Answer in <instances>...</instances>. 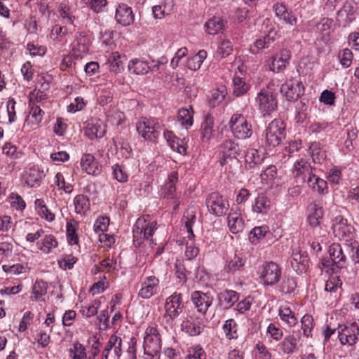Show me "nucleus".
Returning <instances> with one entry per match:
<instances>
[{
	"mask_svg": "<svg viewBox=\"0 0 359 359\" xmlns=\"http://www.w3.org/2000/svg\"><path fill=\"white\" fill-rule=\"evenodd\" d=\"M146 220L143 218H138L133 227V243L136 247L140 246L145 240L143 237L144 231V223Z\"/></svg>",
	"mask_w": 359,
	"mask_h": 359,
	"instance_id": "nucleus-29",
	"label": "nucleus"
},
{
	"mask_svg": "<svg viewBox=\"0 0 359 359\" xmlns=\"http://www.w3.org/2000/svg\"><path fill=\"white\" fill-rule=\"evenodd\" d=\"M144 353L152 358L159 355L161 350V338L144 337Z\"/></svg>",
	"mask_w": 359,
	"mask_h": 359,
	"instance_id": "nucleus-20",
	"label": "nucleus"
},
{
	"mask_svg": "<svg viewBox=\"0 0 359 359\" xmlns=\"http://www.w3.org/2000/svg\"><path fill=\"white\" fill-rule=\"evenodd\" d=\"M236 327L237 324L233 319H229L224 322L222 327L227 339H233L238 338Z\"/></svg>",
	"mask_w": 359,
	"mask_h": 359,
	"instance_id": "nucleus-48",
	"label": "nucleus"
},
{
	"mask_svg": "<svg viewBox=\"0 0 359 359\" xmlns=\"http://www.w3.org/2000/svg\"><path fill=\"white\" fill-rule=\"evenodd\" d=\"M227 219L228 226L233 233H237L244 229V222L236 213H229Z\"/></svg>",
	"mask_w": 359,
	"mask_h": 359,
	"instance_id": "nucleus-35",
	"label": "nucleus"
},
{
	"mask_svg": "<svg viewBox=\"0 0 359 359\" xmlns=\"http://www.w3.org/2000/svg\"><path fill=\"white\" fill-rule=\"evenodd\" d=\"M115 19L123 26H129L134 21L132 8L126 4H119L116 8Z\"/></svg>",
	"mask_w": 359,
	"mask_h": 359,
	"instance_id": "nucleus-16",
	"label": "nucleus"
},
{
	"mask_svg": "<svg viewBox=\"0 0 359 359\" xmlns=\"http://www.w3.org/2000/svg\"><path fill=\"white\" fill-rule=\"evenodd\" d=\"M293 173L295 177H302L304 182L309 178V176L313 174L312 172L311 166L304 159H301L294 163V170Z\"/></svg>",
	"mask_w": 359,
	"mask_h": 359,
	"instance_id": "nucleus-26",
	"label": "nucleus"
},
{
	"mask_svg": "<svg viewBox=\"0 0 359 359\" xmlns=\"http://www.w3.org/2000/svg\"><path fill=\"white\" fill-rule=\"evenodd\" d=\"M336 97L334 93L329 90H325L322 92L320 97V102H323L327 105H333L334 104V100Z\"/></svg>",
	"mask_w": 359,
	"mask_h": 359,
	"instance_id": "nucleus-64",
	"label": "nucleus"
},
{
	"mask_svg": "<svg viewBox=\"0 0 359 359\" xmlns=\"http://www.w3.org/2000/svg\"><path fill=\"white\" fill-rule=\"evenodd\" d=\"M37 245L41 250L49 253L52 248L57 246V241L53 235H46L41 242L37 243Z\"/></svg>",
	"mask_w": 359,
	"mask_h": 359,
	"instance_id": "nucleus-42",
	"label": "nucleus"
},
{
	"mask_svg": "<svg viewBox=\"0 0 359 359\" xmlns=\"http://www.w3.org/2000/svg\"><path fill=\"white\" fill-rule=\"evenodd\" d=\"M338 57L340 61V64L342 65V67L347 68L351 65L353 53L350 49H344L341 53H339Z\"/></svg>",
	"mask_w": 359,
	"mask_h": 359,
	"instance_id": "nucleus-55",
	"label": "nucleus"
},
{
	"mask_svg": "<svg viewBox=\"0 0 359 359\" xmlns=\"http://www.w3.org/2000/svg\"><path fill=\"white\" fill-rule=\"evenodd\" d=\"M345 250L355 264L359 263V243L358 241L353 240L345 243Z\"/></svg>",
	"mask_w": 359,
	"mask_h": 359,
	"instance_id": "nucleus-44",
	"label": "nucleus"
},
{
	"mask_svg": "<svg viewBox=\"0 0 359 359\" xmlns=\"http://www.w3.org/2000/svg\"><path fill=\"white\" fill-rule=\"evenodd\" d=\"M337 336L342 345L353 346L358 340L359 327L355 323L349 325H339L337 328Z\"/></svg>",
	"mask_w": 359,
	"mask_h": 359,
	"instance_id": "nucleus-7",
	"label": "nucleus"
},
{
	"mask_svg": "<svg viewBox=\"0 0 359 359\" xmlns=\"http://www.w3.org/2000/svg\"><path fill=\"white\" fill-rule=\"evenodd\" d=\"M137 133L146 140H155L163 131L161 126L155 120L142 118L136 125Z\"/></svg>",
	"mask_w": 359,
	"mask_h": 359,
	"instance_id": "nucleus-5",
	"label": "nucleus"
},
{
	"mask_svg": "<svg viewBox=\"0 0 359 359\" xmlns=\"http://www.w3.org/2000/svg\"><path fill=\"white\" fill-rule=\"evenodd\" d=\"M313 319L312 316L306 314L301 319L302 330L303 334L306 337H311V332L313 329Z\"/></svg>",
	"mask_w": 359,
	"mask_h": 359,
	"instance_id": "nucleus-50",
	"label": "nucleus"
},
{
	"mask_svg": "<svg viewBox=\"0 0 359 359\" xmlns=\"http://www.w3.org/2000/svg\"><path fill=\"white\" fill-rule=\"evenodd\" d=\"M219 163L222 166L226 165L228 161L236 159L241 154V149L238 143L231 140L224 141L219 146Z\"/></svg>",
	"mask_w": 359,
	"mask_h": 359,
	"instance_id": "nucleus-8",
	"label": "nucleus"
},
{
	"mask_svg": "<svg viewBox=\"0 0 359 359\" xmlns=\"http://www.w3.org/2000/svg\"><path fill=\"white\" fill-rule=\"evenodd\" d=\"M276 16L287 25L296 26L297 19L291 11H289L283 3L276 2L273 6Z\"/></svg>",
	"mask_w": 359,
	"mask_h": 359,
	"instance_id": "nucleus-17",
	"label": "nucleus"
},
{
	"mask_svg": "<svg viewBox=\"0 0 359 359\" xmlns=\"http://www.w3.org/2000/svg\"><path fill=\"white\" fill-rule=\"evenodd\" d=\"M226 95V90L224 87H222L212 92L209 99V105L211 107H215L220 104Z\"/></svg>",
	"mask_w": 359,
	"mask_h": 359,
	"instance_id": "nucleus-45",
	"label": "nucleus"
},
{
	"mask_svg": "<svg viewBox=\"0 0 359 359\" xmlns=\"http://www.w3.org/2000/svg\"><path fill=\"white\" fill-rule=\"evenodd\" d=\"M81 165L82 169L89 175H97L101 171L99 163L90 154H86L83 155L81 161Z\"/></svg>",
	"mask_w": 359,
	"mask_h": 359,
	"instance_id": "nucleus-22",
	"label": "nucleus"
},
{
	"mask_svg": "<svg viewBox=\"0 0 359 359\" xmlns=\"http://www.w3.org/2000/svg\"><path fill=\"white\" fill-rule=\"evenodd\" d=\"M280 277L281 269L275 262H269L264 266L261 278L265 285H274L280 281Z\"/></svg>",
	"mask_w": 359,
	"mask_h": 359,
	"instance_id": "nucleus-9",
	"label": "nucleus"
},
{
	"mask_svg": "<svg viewBox=\"0 0 359 359\" xmlns=\"http://www.w3.org/2000/svg\"><path fill=\"white\" fill-rule=\"evenodd\" d=\"M47 292V283L43 280H36L33 286L32 292L34 294L35 300L43 296Z\"/></svg>",
	"mask_w": 359,
	"mask_h": 359,
	"instance_id": "nucleus-54",
	"label": "nucleus"
},
{
	"mask_svg": "<svg viewBox=\"0 0 359 359\" xmlns=\"http://www.w3.org/2000/svg\"><path fill=\"white\" fill-rule=\"evenodd\" d=\"M182 294L177 292L167 298L165 304V316L170 319L176 318L183 311Z\"/></svg>",
	"mask_w": 359,
	"mask_h": 359,
	"instance_id": "nucleus-10",
	"label": "nucleus"
},
{
	"mask_svg": "<svg viewBox=\"0 0 359 359\" xmlns=\"http://www.w3.org/2000/svg\"><path fill=\"white\" fill-rule=\"evenodd\" d=\"M285 135V124L280 119L272 121L264 131L265 141L269 147L279 145Z\"/></svg>",
	"mask_w": 359,
	"mask_h": 359,
	"instance_id": "nucleus-1",
	"label": "nucleus"
},
{
	"mask_svg": "<svg viewBox=\"0 0 359 359\" xmlns=\"http://www.w3.org/2000/svg\"><path fill=\"white\" fill-rule=\"evenodd\" d=\"M245 162L250 165V168L253 165L259 164L262 162L264 157L259 154V151L255 149L248 150L245 156Z\"/></svg>",
	"mask_w": 359,
	"mask_h": 359,
	"instance_id": "nucleus-47",
	"label": "nucleus"
},
{
	"mask_svg": "<svg viewBox=\"0 0 359 359\" xmlns=\"http://www.w3.org/2000/svg\"><path fill=\"white\" fill-rule=\"evenodd\" d=\"M229 126L233 135L238 139L245 140L253 134L252 125L242 114H234L229 122Z\"/></svg>",
	"mask_w": 359,
	"mask_h": 359,
	"instance_id": "nucleus-2",
	"label": "nucleus"
},
{
	"mask_svg": "<svg viewBox=\"0 0 359 359\" xmlns=\"http://www.w3.org/2000/svg\"><path fill=\"white\" fill-rule=\"evenodd\" d=\"M207 32L209 34H216L224 27V22L219 17H213L205 24Z\"/></svg>",
	"mask_w": 359,
	"mask_h": 359,
	"instance_id": "nucleus-39",
	"label": "nucleus"
},
{
	"mask_svg": "<svg viewBox=\"0 0 359 359\" xmlns=\"http://www.w3.org/2000/svg\"><path fill=\"white\" fill-rule=\"evenodd\" d=\"M300 106L297 107V113L295 116V121L297 123H302L306 120L307 116L306 107L302 101L299 103Z\"/></svg>",
	"mask_w": 359,
	"mask_h": 359,
	"instance_id": "nucleus-62",
	"label": "nucleus"
},
{
	"mask_svg": "<svg viewBox=\"0 0 359 359\" xmlns=\"http://www.w3.org/2000/svg\"><path fill=\"white\" fill-rule=\"evenodd\" d=\"M280 90L288 101H295L303 93L304 86L300 81L290 80L283 84Z\"/></svg>",
	"mask_w": 359,
	"mask_h": 359,
	"instance_id": "nucleus-13",
	"label": "nucleus"
},
{
	"mask_svg": "<svg viewBox=\"0 0 359 359\" xmlns=\"http://www.w3.org/2000/svg\"><path fill=\"white\" fill-rule=\"evenodd\" d=\"M346 254L345 245L344 248L339 243H332L329 247V255L335 266L339 269H343L346 265Z\"/></svg>",
	"mask_w": 359,
	"mask_h": 359,
	"instance_id": "nucleus-15",
	"label": "nucleus"
},
{
	"mask_svg": "<svg viewBox=\"0 0 359 359\" xmlns=\"http://www.w3.org/2000/svg\"><path fill=\"white\" fill-rule=\"evenodd\" d=\"M271 206V201L264 194H259L252 205V210L257 213H266Z\"/></svg>",
	"mask_w": 359,
	"mask_h": 359,
	"instance_id": "nucleus-30",
	"label": "nucleus"
},
{
	"mask_svg": "<svg viewBox=\"0 0 359 359\" xmlns=\"http://www.w3.org/2000/svg\"><path fill=\"white\" fill-rule=\"evenodd\" d=\"M205 204L209 212L215 217L225 215L229 208L228 200L218 192L208 194Z\"/></svg>",
	"mask_w": 359,
	"mask_h": 359,
	"instance_id": "nucleus-3",
	"label": "nucleus"
},
{
	"mask_svg": "<svg viewBox=\"0 0 359 359\" xmlns=\"http://www.w3.org/2000/svg\"><path fill=\"white\" fill-rule=\"evenodd\" d=\"M203 318L188 316L181 324V329L189 336L199 335L204 329Z\"/></svg>",
	"mask_w": 359,
	"mask_h": 359,
	"instance_id": "nucleus-12",
	"label": "nucleus"
},
{
	"mask_svg": "<svg viewBox=\"0 0 359 359\" xmlns=\"http://www.w3.org/2000/svg\"><path fill=\"white\" fill-rule=\"evenodd\" d=\"M55 183L59 189H63L65 193L69 194L73 190V187L70 184H66L64 177L61 172H57L55 175Z\"/></svg>",
	"mask_w": 359,
	"mask_h": 359,
	"instance_id": "nucleus-58",
	"label": "nucleus"
},
{
	"mask_svg": "<svg viewBox=\"0 0 359 359\" xmlns=\"http://www.w3.org/2000/svg\"><path fill=\"white\" fill-rule=\"evenodd\" d=\"M276 32L270 30L263 38L257 39L255 41V47L257 50L268 48L276 39Z\"/></svg>",
	"mask_w": 359,
	"mask_h": 359,
	"instance_id": "nucleus-41",
	"label": "nucleus"
},
{
	"mask_svg": "<svg viewBox=\"0 0 359 359\" xmlns=\"http://www.w3.org/2000/svg\"><path fill=\"white\" fill-rule=\"evenodd\" d=\"M297 287L296 278L284 276L278 285V290L283 294H290L295 291Z\"/></svg>",
	"mask_w": 359,
	"mask_h": 359,
	"instance_id": "nucleus-31",
	"label": "nucleus"
},
{
	"mask_svg": "<svg viewBox=\"0 0 359 359\" xmlns=\"http://www.w3.org/2000/svg\"><path fill=\"white\" fill-rule=\"evenodd\" d=\"M178 181V172L173 171L168 176V181L162 188V195L167 198H173L174 194L175 193L176 188L175 184Z\"/></svg>",
	"mask_w": 359,
	"mask_h": 359,
	"instance_id": "nucleus-28",
	"label": "nucleus"
},
{
	"mask_svg": "<svg viewBox=\"0 0 359 359\" xmlns=\"http://www.w3.org/2000/svg\"><path fill=\"white\" fill-rule=\"evenodd\" d=\"M74 204L75 206V212L78 214H81L85 210H88L90 206L88 198L83 195H77L74 199Z\"/></svg>",
	"mask_w": 359,
	"mask_h": 359,
	"instance_id": "nucleus-46",
	"label": "nucleus"
},
{
	"mask_svg": "<svg viewBox=\"0 0 359 359\" xmlns=\"http://www.w3.org/2000/svg\"><path fill=\"white\" fill-rule=\"evenodd\" d=\"M109 224V219L107 217H100L95 221L93 229L96 233L102 232L107 231L108 226ZM107 234L102 233V236L105 238L107 237Z\"/></svg>",
	"mask_w": 359,
	"mask_h": 359,
	"instance_id": "nucleus-53",
	"label": "nucleus"
},
{
	"mask_svg": "<svg viewBox=\"0 0 359 359\" xmlns=\"http://www.w3.org/2000/svg\"><path fill=\"white\" fill-rule=\"evenodd\" d=\"M278 314L280 319L287 323L289 327L294 326L298 322L294 313L288 306H280L278 310Z\"/></svg>",
	"mask_w": 359,
	"mask_h": 359,
	"instance_id": "nucleus-33",
	"label": "nucleus"
},
{
	"mask_svg": "<svg viewBox=\"0 0 359 359\" xmlns=\"http://www.w3.org/2000/svg\"><path fill=\"white\" fill-rule=\"evenodd\" d=\"M268 232L269 227L267 226H255L249 233V241L252 244H256L264 238Z\"/></svg>",
	"mask_w": 359,
	"mask_h": 359,
	"instance_id": "nucleus-40",
	"label": "nucleus"
},
{
	"mask_svg": "<svg viewBox=\"0 0 359 359\" xmlns=\"http://www.w3.org/2000/svg\"><path fill=\"white\" fill-rule=\"evenodd\" d=\"M233 50L231 43L229 40H224L221 42L217 48V53L221 57L229 56Z\"/></svg>",
	"mask_w": 359,
	"mask_h": 359,
	"instance_id": "nucleus-56",
	"label": "nucleus"
},
{
	"mask_svg": "<svg viewBox=\"0 0 359 359\" xmlns=\"http://www.w3.org/2000/svg\"><path fill=\"white\" fill-rule=\"evenodd\" d=\"M105 128L100 121L91 120L88 121L85 128V134L89 139L101 138L104 135Z\"/></svg>",
	"mask_w": 359,
	"mask_h": 359,
	"instance_id": "nucleus-21",
	"label": "nucleus"
},
{
	"mask_svg": "<svg viewBox=\"0 0 359 359\" xmlns=\"http://www.w3.org/2000/svg\"><path fill=\"white\" fill-rule=\"evenodd\" d=\"M158 284L159 280L154 276L147 277L142 283L139 296L143 299H149L156 293Z\"/></svg>",
	"mask_w": 359,
	"mask_h": 359,
	"instance_id": "nucleus-19",
	"label": "nucleus"
},
{
	"mask_svg": "<svg viewBox=\"0 0 359 359\" xmlns=\"http://www.w3.org/2000/svg\"><path fill=\"white\" fill-rule=\"evenodd\" d=\"M67 240L70 245H76L79 242V238L76 233V229L73 224L68 222L67 224Z\"/></svg>",
	"mask_w": 359,
	"mask_h": 359,
	"instance_id": "nucleus-63",
	"label": "nucleus"
},
{
	"mask_svg": "<svg viewBox=\"0 0 359 359\" xmlns=\"http://www.w3.org/2000/svg\"><path fill=\"white\" fill-rule=\"evenodd\" d=\"M194 110L191 107L189 109H180L177 113V120L181 125L185 126L186 128L193 125Z\"/></svg>",
	"mask_w": 359,
	"mask_h": 359,
	"instance_id": "nucleus-38",
	"label": "nucleus"
},
{
	"mask_svg": "<svg viewBox=\"0 0 359 359\" xmlns=\"http://www.w3.org/2000/svg\"><path fill=\"white\" fill-rule=\"evenodd\" d=\"M292 54L287 49H282L280 51L271 57L269 69L274 73L283 72L289 65Z\"/></svg>",
	"mask_w": 359,
	"mask_h": 359,
	"instance_id": "nucleus-11",
	"label": "nucleus"
},
{
	"mask_svg": "<svg viewBox=\"0 0 359 359\" xmlns=\"http://www.w3.org/2000/svg\"><path fill=\"white\" fill-rule=\"evenodd\" d=\"M29 114L31 122L34 124H39L43 118L44 112L39 106L33 105L31 107Z\"/></svg>",
	"mask_w": 359,
	"mask_h": 359,
	"instance_id": "nucleus-57",
	"label": "nucleus"
},
{
	"mask_svg": "<svg viewBox=\"0 0 359 359\" xmlns=\"http://www.w3.org/2000/svg\"><path fill=\"white\" fill-rule=\"evenodd\" d=\"M43 177V172L36 168H29L25 174V183L30 187H39Z\"/></svg>",
	"mask_w": 359,
	"mask_h": 359,
	"instance_id": "nucleus-27",
	"label": "nucleus"
},
{
	"mask_svg": "<svg viewBox=\"0 0 359 359\" xmlns=\"http://www.w3.org/2000/svg\"><path fill=\"white\" fill-rule=\"evenodd\" d=\"M245 262V259L238 255H234L233 257L227 260L224 269L226 272L233 274L243 269Z\"/></svg>",
	"mask_w": 359,
	"mask_h": 359,
	"instance_id": "nucleus-32",
	"label": "nucleus"
},
{
	"mask_svg": "<svg viewBox=\"0 0 359 359\" xmlns=\"http://www.w3.org/2000/svg\"><path fill=\"white\" fill-rule=\"evenodd\" d=\"M130 72L135 74H145L149 70V63L139 59H135L129 62L128 65Z\"/></svg>",
	"mask_w": 359,
	"mask_h": 359,
	"instance_id": "nucleus-34",
	"label": "nucleus"
},
{
	"mask_svg": "<svg viewBox=\"0 0 359 359\" xmlns=\"http://www.w3.org/2000/svg\"><path fill=\"white\" fill-rule=\"evenodd\" d=\"M256 102L259 104V109L264 114H270L276 111L278 107V103L274 93L267 88L262 89L255 98Z\"/></svg>",
	"mask_w": 359,
	"mask_h": 359,
	"instance_id": "nucleus-6",
	"label": "nucleus"
},
{
	"mask_svg": "<svg viewBox=\"0 0 359 359\" xmlns=\"http://www.w3.org/2000/svg\"><path fill=\"white\" fill-rule=\"evenodd\" d=\"M86 106V102L83 97H77L75 98L74 102L71 103L67 107V111L71 113H75L81 111Z\"/></svg>",
	"mask_w": 359,
	"mask_h": 359,
	"instance_id": "nucleus-61",
	"label": "nucleus"
},
{
	"mask_svg": "<svg viewBox=\"0 0 359 359\" xmlns=\"http://www.w3.org/2000/svg\"><path fill=\"white\" fill-rule=\"evenodd\" d=\"M309 150L315 163H321L326 158L325 151L322 149L319 142H311Z\"/></svg>",
	"mask_w": 359,
	"mask_h": 359,
	"instance_id": "nucleus-37",
	"label": "nucleus"
},
{
	"mask_svg": "<svg viewBox=\"0 0 359 359\" xmlns=\"http://www.w3.org/2000/svg\"><path fill=\"white\" fill-rule=\"evenodd\" d=\"M109 62L111 72L118 73L123 69V62L121 61V55L118 52L113 53L110 55Z\"/></svg>",
	"mask_w": 359,
	"mask_h": 359,
	"instance_id": "nucleus-49",
	"label": "nucleus"
},
{
	"mask_svg": "<svg viewBox=\"0 0 359 359\" xmlns=\"http://www.w3.org/2000/svg\"><path fill=\"white\" fill-rule=\"evenodd\" d=\"M305 182H306L308 186L311 188L313 191L318 192L319 194L324 195L328 192L327 182L315 174L309 176V178H307Z\"/></svg>",
	"mask_w": 359,
	"mask_h": 359,
	"instance_id": "nucleus-24",
	"label": "nucleus"
},
{
	"mask_svg": "<svg viewBox=\"0 0 359 359\" xmlns=\"http://www.w3.org/2000/svg\"><path fill=\"white\" fill-rule=\"evenodd\" d=\"M278 347L284 354L292 355L298 349V339L294 335H287L278 344Z\"/></svg>",
	"mask_w": 359,
	"mask_h": 359,
	"instance_id": "nucleus-25",
	"label": "nucleus"
},
{
	"mask_svg": "<svg viewBox=\"0 0 359 359\" xmlns=\"http://www.w3.org/2000/svg\"><path fill=\"white\" fill-rule=\"evenodd\" d=\"M85 1L95 13L103 11L104 8L107 4V0H85Z\"/></svg>",
	"mask_w": 359,
	"mask_h": 359,
	"instance_id": "nucleus-59",
	"label": "nucleus"
},
{
	"mask_svg": "<svg viewBox=\"0 0 359 359\" xmlns=\"http://www.w3.org/2000/svg\"><path fill=\"white\" fill-rule=\"evenodd\" d=\"M290 263L293 270L301 274L307 271L310 260L306 254L297 252L292 253Z\"/></svg>",
	"mask_w": 359,
	"mask_h": 359,
	"instance_id": "nucleus-18",
	"label": "nucleus"
},
{
	"mask_svg": "<svg viewBox=\"0 0 359 359\" xmlns=\"http://www.w3.org/2000/svg\"><path fill=\"white\" fill-rule=\"evenodd\" d=\"M333 233L336 238L345 243L353 241L355 236L354 227L348 224L347 219L342 216H337L334 218L332 224Z\"/></svg>",
	"mask_w": 359,
	"mask_h": 359,
	"instance_id": "nucleus-4",
	"label": "nucleus"
},
{
	"mask_svg": "<svg viewBox=\"0 0 359 359\" xmlns=\"http://www.w3.org/2000/svg\"><path fill=\"white\" fill-rule=\"evenodd\" d=\"M113 174L114 178L120 182H126L128 179V174L126 171L118 164L112 167Z\"/></svg>",
	"mask_w": 359,
	"mask_h": 359,
	"instance_id": "nucleus-60",
	"label": "nucleus"
},
{
	"mask_svg": "<svg viewBox=\"0 0 359 359\" xmlns=\"http://www.w3.org/2000/svg\"><path fill=\"white\" fill-rule=\"evenodd\" d=\"M58 11L60 13V17L63 20H65L66 22L75 26L74 20L76 19V17L74 15L73 11L71 10L69 6H68L65 3H60L58 6Z\"/></svg>",
	"mask_w": 359,
	"mask_h": 359,
	"instance_id": "nucleus-43",
	"label": "nucleus"
},
{
	"mask_svg": "<svg viewBox=\"0 0 359 359\" xmlns=\"http://www.w3.org/2000/svg\"><path fill=\"white\" fill-rule=\"evenodd\" d=\"M233 83V94L237 97L244 95L248 90V85L240 77H234Z\"/></svg>",
	"mask_w": 359,
	"mask_h": 359,
	"instance_id": "nucleus-51",
	"label": "nucleus"
},
{
	"mask_svg": "<svg viewBox=\"0 0 359 359\" xmlns=\"http://www.w3.org/2000/svg\"><path fill=\"white\" fill-rule=\"evenodd\" d=\"M214 118L208 114L205 116L204 121L201 125V140L203 142H208L210 140L213 131Z\"/></svg>",
	"mask_w": 359,
	"mask_h": 359,
	"instance_id": "nucleus-36",
	"label": "nucleus"
},
{
	"mask_svg": "<svg viewBox=\"0 0 359 359\" xmlns=\"http://www.w3.org/2000/svg\"><path fill=\"white\" fill-rule=\"evenodd\" d=\"M219 304L224 309L231 308L238 300V294L231 290H225L217 295Z\"/></svg>",
	"mask_w": 359,
	"mask_h": 359,
	"instance_id": "nucleus-23",
	"label": "nucleus"
},
{
	"mask_svg": "<svg viewBox=\"0 0 359 359\" xmlns=\"http://www.w3.org/2000/svg\"><path fill=\"white\" fill-rule=\"evenodd\" d=\"M206 354L203 348L199 346H194L188 349V354L186 359H205Z\"/></svg>",
	"mask_w": 359,
	"mask_h": 359,
	"instance_id": "nucleus-52",
	"label": "nucleus"
},
{
	"mask_svg": "<svg viewBox=\"0 0 359 359\" xmlns=\"http://www.w3.org/2000/svg\"><path fill=\"white\" fill-rule=\"evenodd\" d=\"M191 299L197 311L203 314L207 312L213 300V297L209 292L203 293L201 291L192 292Z\"/></svg>",
	"mask_w": 359,
	"mask_h": 359,
	"instance_id": "nucleus-14",
	"label": "nucleus"
}]
</instances>
